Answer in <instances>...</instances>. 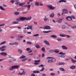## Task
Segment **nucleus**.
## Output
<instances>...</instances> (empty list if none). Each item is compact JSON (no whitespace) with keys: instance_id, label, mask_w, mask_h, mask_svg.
<instances>
[{"instance_id":"nucleus-17","label":"nucleus","mask_w":76,"mask_h":76,"mask_svg":"<svg viewBox=\"0 0 76 76\" xmlns=\"http://www.w3.org/2000/svg\"><path fill=\"white\" fill-rule=\"evenodd\" d=\"M19 0H15V4H19L20 3V2H19Z\"/></svg>"},{"instance_id":"nucleus-20","label":"nucleus","mask_w":76,"mask_h":76,"mask_svg":"<svg viewBox=\"0 0 76 76\" xmlns=\"http://www.w3.org/2000/svg\"><path fill=\"white\" fill-rule=\"evenodd\" d=\"M22 71H23V72L22 73H21L20 74V75H25V71H24V69H22Z\"/></svg>"},{"instance_id":"nucleus-3","label":"nucleus","mask_w":76,"mask_h":76,"mask_svg":"<svg viewBox=\"0 0 76 76\" xmlns=\"http://www.w3.org/2000/svg\"><path fill=\"white\" fill-rule=\"evenodd\" d=\"M48 7H49L50 10H54L56 9V7H53L52 5H48Z\"/></svg>"},{"instance_id":"nucleus-50","label":"nucleus","mask_w":76,"mask_h":76,"mask_svg":"<svg viewBox=\"0 0 76 76\" xmlns=\"http://www.w3.org/2000/svg\"><path fill=\"white\" fill-rule=\"evenodd\" d=\"M44 67V65L43 64H41L39 66V67Z\"/></svg>"},{"instance_id":"nucleus-4","label":"nucleus","mask_w":76,"mask_h":76,"mask_svg":"<svg viewBox=\"0 0 76 76\" xmlns=\"http://www.w3.org/2000/svg\"><path fill=\"white\" fill-rule=\"evenodd\" d=\"M26 18L24 17H21L19 18V20H22V21H24V20H26Z\"/></svg>"},{"instance_id":"nucleus-7","label":"nucleus","mask_w":76,"mask_h":76,"mask_svg":"<svg viewBox=\"0 0 76 76\" xmlns=\"http://www.w3.org/2000/svg\"><path fill=\"white\" fill-rule=\"evenodd\" d=\"M66 20H68L69 21H70L72 19V17L70 16H67L66 18Z\"/></svg>"},{"instance_id":"nucleus-23","label":"nucleus","mask_w":76,"mask_h":76,"mask_svg":"<svg viewBox=\"0 0 76 76\" xmlns=\"http://www.w3.org/2000/svg\"><path fill=\"white\" fill-rule=\"evenodd\" d=\"M32 19V17H29L27 18H26V20H31Z\"/></svg>"},{"instance_id":"nucleus-1","label":"nucleus","mask_w":76,"mask_h":76,"mask_svg":"<svg viewBox=\"0 0 76 76\" xmlns=\"http://www.w3.org/2000/svg\"><path fill=\"white\" fill-rule=\"evenodd\" d=\"M19 67V66H18V65L13 66H11V67L10 68V70H13V69H18Z\"/></svg>"},{"instance_id":"nucleus-61","label":"nucleus","mask_w":76,"mask_h":76,"mask_svg":"<svg viewBox=\"0 0 76 76\" xmlns=\"http://www.w3.org/2000/svg\"><path fill=\"white\" fill-rule=\"evenodd\" d=\"M28 13V12H23V14H25L26 13Z\"/></svg>"},{"instance_id":"nucleus-29","label":"nucleus","mask_w":76,"mask_h":76,"mask_svg":"<svg viewBox=\"0 0 76 76\" xmlns=\"http://www.w3.org/2000/svg\"><path fill=\"white\" fill-rule=\"evenodd\" d=\"M65 64V63L64 62H60L59 63V65H63Z\"/></svg>"},{"instance_id":"nucleus-36","label":"nucleus","mask_w":76,"mask_h":76,"mask_svg":"<svg viewBox=\"0 0 76 76\" xmlns=\"http://www.w3.org/2000/svg\"><path fill=\"white\" fill-rule=\"evenodd\" d=\"M33 73H39V71H34Z\"/></svg>"},{"instance_id":"nucleus-41","label":"nucleus","mask_w":76,"mask_h":76,"mask_svg":"<svg viewBox=\"0 0 76 76\" xmlns=\"http://www.w3.org/2000/svg\"><path fill=\"white\" fill-rule=\"evenodd\" d=\"M57 40L58 42L61 41V38H58L57 39Z\"/></svg>"},{"instance_id":"nucleus-35","label":"nucleus","mask_w":76,"mask_h":76,"mask_svg":"<svg viewBox=\"0 0 76 76\" xmlns=\"http://www.w3.org/2000/svg\"><path fill=\"white\" fill-rule=\"evenodd\" d=\"M6 41H4L0 44V45H2V44H4L6 43Z\"/></svg>"},{"instance_id":"nucleus-19","label":"nucleus","mask_w":76,"mask_h":76,"mask_svg":"<svg viewBox=\"0 0 76 76\" xmlns=\"http://www.w3.org/2000/svg\"><path fill=\"white\" fill-rule=\"evenodd\" d=\"M12 24H18L19 22L18 21H14L12 22Z\"/></svg>"},{"instance_id":"nucleus-22","label":"nucleus","mask_w":76,"mask_h":76,"mask_svg":"<svg viewBox=\"0 0 76 76\" xmlns=\"http://www.w3.org/2000/svg\"><path fill=\"white\" fill-rule=\"evenodd\" d=\"M19 45V43L17 42H15L14 43H13L12 45Z\"/></svg>"},{"instance_id":"nucleus-43","label":"nucleus","mask_w":76,"mask_h":76,"mask_svg":"<svg viewBox=\"0 0 76 76\" xmlns=\"http://www.w3.org/2000/svg\"><path fill=\"white\" fill-rule=\"evenodd\" d=\"M36 47L37 48H41V47L39 46V45H36Z\"/></svg>"},{"instance_id":"nucleus-54","label":"nucleus","mask_w":76,"mask_h":76,"mask_svg":"<svg viewBox=\"0 0 76 76\" xmlns=\"http://www.w3.org/2000/svg\"><path fill=\"white\" fill-rule=\"evenodd\" d=\"M53 58V57H48L47 58V60H48V59H51V58Z\"/></svg>"},{"instance_id":"nucleus-25","label":"nucleus","mask_w":76,"mask_h":76,"mask_svg":"<svg viewBox=\"0 0 76 76\" xmlns=\"http://www.w3.org/2000/svg\"><path fill=\"white\" fill-rule=\"evenodd\" d=\"M28 26L29 28V29H31V30L32 29V26L28 25Z\"/></svg>"},{"instance_id":"nucleus-37","label":"nucleus","mask_w":76,"mask_h":76,"mask_svg":"<svg viewBox=\"0 0 76 76\" xmlns=\"http://www.w3.org/2000/svg\"><path fill=\"white\" fill-rule=\"evenodd\" d=\"M62 29H65L66 28V26L63 25L62 26Z\"/></svg>"},{"instance_id":"nucleus-2","label":"nucleus","mask_w":76,"mask_h":76,"mask_svg":"<svg viewBox=\"0 0 76 76\" xmlns=\"http://www.w3.org/2000/svg\"><path fill=\"white\" fill-rule=\"evenodd\" d=\"M6 47V46H3L2 47L0 48V50H1V51H4L5 50H6V49H4V48H5Z\"/></svg>"},{"instance_id":"nucleus-30","label":"nucleus","mask_w":76,"mask_h":76,"mask_svg":"<svg viewBox=\"0 0 76 76\" xmlns=\"http://www.w3.org/2000/svg\"><path fill=\"white\" fill-rule=\"evenodd\" d=\"M30 8H31V5H29L27 6V10H29L30 9Z\"/></svg>"},{"instance_id":"nucleus-53","label":"nucleus","mask_w":76,"mask_h":76,"mask_svg":"<svg viewBox=\"0 0 76 76\" xmlns=\"http://www.w3.org/2000/svg\"><path fill=\"white\" fill-rule=\"evenodd\" d=\"M26 50L28 51H29V50H31V49L30 48H28L26 49Z\"/></svg>"},{"instance_id":"nucleus-52","label":"nucleus","mask_w":76,"mask_h":76,"mask_svg":"<svg viewBox=\"0 0 76 76\" xmlns=\"http://www.w3.org/2000/svg\"><path fill=\"white\" fill-rule=\"evenodd\" d=\"M50 75H51V76H54V75H55V74L52 73H51Z\"/></svg>"},{"instance_id":"nucleus-33","label":"nucleus","mask_w":76,"mask_h":76,"mask_svg":"<svg viewBox=\"0 0 76 76\" xmlns=\"http://www.w3.org/2000/svg\"><path fill=\"white\" fill-rule=\"evenodd\" d=\"M27 44H28V45H31L32 44V42H27Z\"/></svg>"},{"instance_id":"nucleus-11","label":"nucleus","mask_w":76,"mask_h":76,"mask_svg":"<svg viewBox=\"0 0 76 76\" xmlns=\"http://www.w3.org/2000/svg\"><path fill=\"white\" fill-rule=\"evenodd\" d=\"M70 58L71 60V61L72 62V63H76V60H73V59H72V58Z\"/></svg>"},{"instance_id":"nucleus-8","label":"nucleus","mask_w":76,"mask_h":76,"mask_svg":"<svg viewBox=\"0 0 76 76\" xmlns=\"http://www.w3.org/2000/svg\"><path fill=\"white\" fill-rule=\"evenodd\" d=\"M50 28L51 27H50V26H44V28L45 29H50Z\"/></svg>"},{"instance_id":"nucleus-55","label":"nucleus","mask_w":76,"mask_h":76,"mask_svg":"<svg viewBox=\"0 0 76 76\" xmlns=\"http://www.w3.org/2000/svg\"><path fill=\"white\" fill-rule=\"evenodd\" d=\"M72 18V19H75V16H73V15H72L71 17V18Z\"/></svg>"},{"instance_id":"nucleus-5","label":"nucleus","mask_w":76,"mask_h":76,"mask_svg":"<svg viewBox=\"0 0 76 76\" xmlns=\"http://www.w3.org/2000/svg\"><path fill=\"white\" fill-rule=\"evenodd\" d=\"M62 12L64 14H67L68 13V10L66 9H64L62 10Z\"/></svg>"},{"instance_id":"nucleus-62","label":"nucleus","mask_w":76,"mask_h":76,"mask_svg":"<svg viewBox=\"0 0 76 76\" xmlns=\"http://www.w3.org/2000/svg\"><path fill=\"white\" fill-rule=\"evenodd\" d=\"M31 76H36L35 75V74H32L31 75Z\"/></svg>"},{"instance_id":"nucleus-59","label":"nucleus","mask_w":76,"mask_h":76,"mask_svg":"<svg viewBox=\"0 0 76 76\" xmlns=\"http://www.w3.org/2000/svg\"><path fill=\"white\" fill-rule=\"evenodd\" d=\"M43 32L45 33H47V31H43Z\"/></svg>"},{"instance_id":"nucleus-12","label":"nucleus","mask_w":76,"mask_h":76,"mask_svg":"<svg viewBox=\"0 0 76 76\" xmlns=\"http://www.w3.org/2000/svg\"><path fill=\"white\" fill-rule=\"evenodd\" d=\"M44 42L47 45H50V43H49V42H48L47 40H44Z\"/></svg>"},{"instance_id":"nucleus-10","label":"nucleus","mask_w":76,"mask_h":76,"mask_svg":"<svg viewBox=\"0 0 76 76\" xmlns=\"http://www.w3.org/2000/svg\"><path fill=\"white\" fill-rule=\"evenodd\" d=\"M62 48L63 50H67V48L65 46H62Z\"/></svg>"},{"instance_id":"nucleus-14","label":"nucleus","mask_w":76,"mask_h":76,"mask_svg":"<svg viewBox=\"0 0 76 76\" xmlns=\"http://www.w3.org/2000/svg\"><path fill=\"white\" fill-rule=\"evenodd\" d=\"M50 18H54V13H51L50 15Z\"/></svg>"},{"instance_id":"nucleus-6","label":"nucleus","mask_w":76,"mask_h":76,"mask_svg":"<svg viewBox=\"0 0 76 76\" xmlns=\"http://www.w3.org/2000/svg\"><path fill=\"white\" fill-rule=\"evenodd\" d=\"M0 54L1 55V56H6L7 55V53L5 52H1Z\"/></svg>"},{"instance_id":"nucleus-45","label":"nucleus","mask_w":76,"mask_h":76,"mask_svg":"<svg viewBox=\"0 0 76 76\" xmlns=\"http://www.w3.org/2000/svg\"><path fill=\"white\" fill-rule=\"evenodd\" d=\"M47 20H48V19H47V18H46V17H45L44 19V21H45V22H47Z\"/></svg>"},{"instance_id":"nucleus-44","label":"nucleus","mask_w":76,"mask_h":76,"mask_svg":"<svg viewBox=\"0 0 76 76\" xmlns=\"http://www.w3.org/2000/svg\"><path fill=\"white\" fill-rule=\"evenodd\" d=\"M39 36V34H37L35 35H34L33 37H38Z\"/></svg>"},{"instance_id":"nucleus-47","label":"nucleus","mask_w":76,"mask_h":76,"mask_svg":"<svg viewBox=\"0 0 76 76\" xmlns=\"http://www.w3.org/2000/svg\"><path fill=\"white\" fill-rule=\"evenodd\" d=\"M18 52L20 53H22V50H20V49H19L18 50Z\"/></svg>"},{"instance_id":"nucleus-48","label":"nucleus","mask_w":76,"mask_h":76,"mask_svg":"<svg viewBox=\"0 0 76 76\" xmlns=\"http://www.w3.org/2000/svg\"><path fill=\"white\" fill-rule=\"evenodd\" d=\"M48 63H52V61H51V60H48Z\"/></svg>"},{"instance_id":"nucleus-49","label":"nucleus","mask_w":76,"mask_h":76,"mask_svg":"<svg viewBox=\"0 0 76 76\" xmlns=\"http://www.w3.org/2000/svg\"><path fill=\"white\" fill-rule=\"evenodd\" d=\"M44 67H42V69L40 70V71H44Z\"/></svg>"},{"instance_id":"nucleus-42","label":"nucleus","mask_w":76,"mask_h":76,"mask_svg":"<svg viewBox=\"0 0 76 76\" xmlns=\"http://www.w3.org/2000/svg\"><path fill=\"white\" fill-rule=\"evenodd\" d=\"M59 57H61V58H64L65 56L64 55H61L59 56Z\"/></svg>"},{"instance_id":"nucleus-24","label":"nucleus","mask_w":76,"mask_h":76,"mask_svg":"<svg viewBox=\"0 0 76 76\" xmlns=\"http://www.w3.org/2000/svg\"><path fill=\"white\" fill-rule=\"evenodd\" d=\"M51 60L52 61V62H54L56 61V59L53 58L52 57L51 59Z\"/></svg>"},{"instance_id":"nucleus-21","label":"nucleus","mask_w":76,"mask_h":76,"mask_svg":"<svg viewBox=\"0 0 76 76\" xmlns=\"http://www.w3.org/2000/svg\"><path fill=\"white\" fill-rule=\"evenodd\" d=\"M25 4V2H23L22 3H20L19 4V6H23V5H24Z\"/></svg>"},{"instance_id":"nucleus-39","label":"nucleus","mask_w":76,"mask_h":76,"mask_svg":"<svg viewBox=\"0 0 76 76\" xmlns=\"http://www.w3.org/2000/svg\"><path fill=\"white\" fill-rule=\"evenodd\" d=\"M40 61V60H35L34 61V62L35 63H39Z\"/></svg>"},{"instance_id":"nucleus-13","label":"nucleus","mask_w":76,"mask_h":76,"mask_svg":"<svg viewBox=\"0 0 76 76\" xmlns=\"http://www.w3.org/2000/svg\"><path fill=\"white\" fill-rule=\"evenodd\" d=\"M71 69H75L76 68V66L75 65H72L70 67Z\"/></svg>"},{"instance_id":"nucleus-64","label":"nucleus","mask_w":76,"mask_h":76,"mask_svg":"<svg viewBox=\"0 0 76 76\" xmlns=\"http://www.w3.org/2000/svg\"><path fill=\"white\" fill-rule=\"evenodd\" d=\"M42 76H47V75H46V74H44L42 75Z\"/></svg>"},{"instance_id":"nucleus-16","label":"nucleus","mask_w":76,"mask_h":76,"mask_svg":"<svg viewBox=\"0 0 76 76\" xmlns=\"http://www.w3.org/2000/svg\"><path fill=\"white\" fill-rule=\"evenodd\" d=\"M54 53H59V51L58 49H55L54 50Z\"/></svg>"},{"instance_id":"nucleus-32","label":"nucleus","mask_w":76,"mask_h":76,"mask_svg":"<svg viewBox=\"0 0 76 76\" xmlns=\"http://www.w3.org/2000/svg\"><path fill=\"white\" fill-rule=\"evenodd\" d=\"M14 14L15 15H19V12H16L14 13Z\"/></svg>"},{"instance_id":"nucleus-15","label":"nucleus","mask_w":76,"mask_h":76,"mask_svg":"<svg viewBox=\"0 0 76 76\" xmlns=\"http://www.w3.org/2000/svg\"><path fill=\"white\" fill-rule=\"evenodd\" d=\"M61 2H64V3H66V0H61L59 1V3H61Z\"/></svg>"},{"instance_id":"nucleus-40","label":"nucleus","mask_w":76,"mask_h":76,"mask_svg":"<svg viewBox=\"0 0 76 76\" xmlns=\"http://www.w3.org/2000/svg\"><path fill=\"white\" fill-rule=\"evenodd\" d=\"M59 54H61V55H65L66 54V53H63L62 52H60L59 53Z\"/></svg>"},{"instance_id":"nucleus-9","label":"nucleus","mask_w":76,"mask_h":76,"mask_svg":"<svg viewBox=\"0 0 76 76\" xmlns=\"http://www.w3.org/2000/svg\"><path fill=\"white\" fill-rule=\"evenodd\" d=\"M48 52L49 53H50V54H53V53H54V50H50Z\"/></svg>"},{"instance_id":"nucleus-26","label":"nucleus","mask_w":76,"mask_h":76,"mask_svg":"<svg viewBox=\"0 0 76 76\" xmlns=\"http://www.w3.org/2000/svg\"><path fill=\"white\" fill-rule=\"evenodd\" d=\"M62 22V19H59L57 21V22L58 23H60Z\"/></svg>"},{"instance_id":"nucleus-63","label":"nucleus","mask_w":76,"mask_h":76,"mask_svg":"<svg viewBox=\"0 0 76 76\" xmlns=\"http://www.w3.org/2000/svg\"><path fill=\"white\" fill-rule=\"evenodd\" d=\"M34 24L35 25H37V23L36 22H34Z\"/></svg>"},{"instance_id":"nucleus-18","label":"nucleus","mask_w":76,"mask_h":76,"mask_svg":"<svg viewBox=\"0 0 76 76\" xmlns=\"http://www.w3.org/2000/svg\"><path fill=\"white\" fill-rule=\"evenodd\" d=\"M50 37L54 38H57V36L54 35H52L51 36H50Z\"/></svg>"},{"instance_id":"nucleus-57","label":"nucleus","mask_w":76,"mask_h":76,"mask_svg":"<svg viewBox=\"0 0 76 76\" xmlns=\"http://www.w3.org/2000/svg\"><path fill=\"white\" fill-rule=\"evenodd\" d=\"M5 25V24H0V26H4Z\"/></svg>"},{"instance_id":"nucleus-51","label":"nucleus","mask_w":76,"mask_h":76,"mask_svg":"<svg viewBox=\"0 0 76 76\" xmlns=\"http://www.w3.org/2000/svg\"><path fill=\"white\" fill-rule=\"evenodd\" d=\"M10 2L12 3H14V2H15V0H11L10 1Z\"/></svg>"},{"instance_id":"nucleus-58","label":"nucleus","mask_w":76,"mask_h":76,"mask_svg":"<svg viewBox=\"0 0 76 76\" xmlns=\"http://www.w3.org/2000/svg\"><path fill=\"white\" fill-rule=\"evenodd\" d=\"M26 61V59H22V61Z\"/></svg>"},{"instance_id":"nucleus-31","label":"nucleus","mask_w":76,"mask_h":76,"mask_svg":"<svg viewBox=\"0 0 76 76\" xmlns=\"http://www.w3.org/2000/svg\"><path fill=\"white\" fill-rule=\"evenodd\" d=\"M59 69L60 70H61L62 71H65V70L64 69V68H59Z\"/></svg>"},{"instance_id":"nucleus-60","label":"nucleus","mask_w":76,"mask_h":76,"mask_svg":"<svg viewBox=\"0 0 76 76\" xmlns=\"http://www.w3.org/2000/svg\"><path fill=\"white\" fill-rule=\"evenodd\" d=\"M49 32H51V31L49 30L48 31H47V33H49Z\"/></svg>"},{"instance_id":"nucleus-34","label":"nucleus","mask_w":76,"mask_h":76,"mask_svg":"<svg viewBox=\"0 0 76 76\" xmlns=\"http://www.w3.org/2000/svg\"><path fill=\"white\" fill-rule=\"evenodd\" d=\"M0 9L1 10H5L4 9V8L2 6H0Z\"/></svg>"},{"instance_id":"nucleus-38","label":"nucleus","mask_w":76,"mask_h":76,"mask_svg":"<svg viewBox=\"0 0 76 76\" xmlns=\"http://www.w3.org/2000/svg\"><path fill=\"white\" fill-rule=\"evenodd\" d=\"M35 5L37 6H39V3L37 2H36L35 3Z\"/></svg>"},{"instance_id":"nucleus-28","label":"nucleus","mask_w":76,"mask_h":76,"mask_svg":"<svg viewBox=\"0 0 76 76\" xmlns=\"http://www.w3.org/2000/svg\"><path fill=\"white\" fill-rule=\"evenodd\" d=\"M41 51H43V52H45V48H42L41 49Z\"/></svg>"},{"instance_id":"nucleus-56","label":"nucleus","mask_w":76,"mask_h":76,"mask_svg":"<svg viewBox=\"0 0 76 76\" xmlns=\"http://www.w3.org/2000/svg\"><path fill=\"white\" fill-rule=\"evenodd\" d=\"M18 38H22L23 37V36H21L20 37L19 36H18Z\"/></svg>"},{"instance_id":"nucleus-27","label":"nucleus","mask_w":76,"mask_h":76,"mask_svg":"<svg viewBox=\"0 0 76 76\" xmlns=\"http://www.w3.org/2000/svg\"><path fill=\"white\" fill-rule=\"evenodd\" d=\"M65 35H66L64 34H60L59 36H60V37H65Z\"/></svg>"},{"instance_id":"nucleus-46","label":"nucleus","mask_w":76,"mask_h":76,"mask_svg":"<svg viewBox=\"0 0 76 76\" xmlns=\"http://www.w3.org/2000/svg\"><path fill=\"white\" fill-rule=\"evenodd\" d=\"M25 58V56L22 55L21 57H20V58Z\"/></svg>"}]
</instances>
